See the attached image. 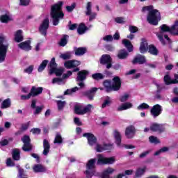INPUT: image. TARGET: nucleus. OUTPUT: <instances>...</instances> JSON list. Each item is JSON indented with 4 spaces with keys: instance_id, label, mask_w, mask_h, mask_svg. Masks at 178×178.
I'll return each instance as SVG.
<instances>
[{
    "instance_id": "obj_1",
    "label": "nucleus",
    "mask_w": 178,
    "mask_h": 178,
    "mask_svg": "<svg viewBox=\"0 0 178 178\" xmlns=\"http://www.w3.org/2000/svg\"><path fill=\"white\" fill-rule=\"evenodd\" d=\"M160 29L161 31L159 33H157L156 35L161 44H163V45L166 44L163 40V37L165 38L166 41L170 43V39L168 35L165 34V33L169 31L171 34H173V35H178V19L174 22V24L170 28L166 24H163L161 26H160Z\"/></svg>"
},
{
    "instance_id": "obj_2",
    "label": "nucleus",
    "mask_w": 178,
    "mask_h": 178,
    "mask_svg": "<svg viewBox=\"0 0 178 178\" xmlns=\"http://www.w3.org/2000/svg\"><path fill=\"white\" fill-rule=\"evenodd\" d=\"M142 12H148L147 22L149 24L157 26L161 21V13L156 9H154V6H148L143 7Z\"/></svg>"
},
{
    "instance_id": "obj_3",
    "label": "nucleus",
    "mask_w": 178,
    "mask_h": 178,
    "mask_svg": "<svg viewBox=\"0 0 178 178\" xmlns=\"http://www.w3.org/2000/svg\"><path fill=\"white\" fill-rule=\"evenodd\" d=\"M63 2L59 1L57 3L51 6V16L53 19L54 26H58L59 24V20L63 19V12H62V6Z\"/></svg>"
},
{
    "instance_id": "obj_4",
    "label": "nucleus",
    "mask_w": 178,
    "mask_h": 178,
    "mask_svg": "<svg viewBox=\"0 0 178 178\" xmlns=\"http://www.w3.org/2000/svg\"><path fill=\"white\" fill-rule=\"evenodd\" d=\"M122 83L120 79L118 76H115L113 79V83L110 81L106 80L104 82V87L106 92H111V91H118L120 90Z\"/></svg>"
},
{
    "instance_id": "obj_5",
    "label": "nucleus",
    "mask_w": 178,
    "mask_h": 178,
    "mask_svg": "<svg viewBox=\"0 0 178 178\" xmlns=\"http://www.w3.org/2000/svg\"><path fill=\"white\" fill-rule=\"evenodd\" d=\"M94 106L92 104H88L84 106L83 104H77L74 106V113L76 115H86V113H91Z\"/></svg>"
},
{
    "instance_id": "obj_6",
    "label": "nucleus",
    "mask_w": 178,
    "mask_h": 178,
    "mask_svg": "<svg viewBox=\"0 0 178 178\" xmlns=\"http://www.w3.org/2000/svg\"><path fill=\"white\" fill-rule=\"evenodd\" d=\"M64 72V69L63 67L58 68V65L55 62V58H52L49 66V74H56V76H62Z\"/></svg>"
},
{
    "instance_id": "obj_7",
    "label": "nucleus",
    "mask_w": 178,
    "mask_h": 178,
    "mask_svg": "<svg viewBox=\"0 0 178 178\" xmlns=\"http://www.w3.org/2000/svg\"><path fill=\"white\" fill-rule=\"evenodd\" d=\"M6 41V38L3 35H0V63L5 62L6 52H8V45L3 44Z\"/></svg>"
},
{
    "instance_id": "obj_8",
    "label": "nucleus",
    "mask_w": 178,
    "mask_h": 178,
    "mask_svg": "<svg viewBox=\"0 0 178 178\" xmlns=\"http://www.w3.org/2000/svg\"><path fill=\"white\" fill-rule=\"evenodd\" d=\"M97 162V159H90L86 164V177L91 178L94 175H95V163Z\"/></svg>"
},
{
    "instance_id": "obj_9",
    "label": "nucleus",
    "mask_w": 178,
    "mask_h": 178,
    "mask_svg": "<svg viewBox=\"0 0 178 178\" xmlns=\"http://www.w3.org/2000/svg\"><path fill=\"white\" fill-rule=\"evenodd\" d=\"M116 162V157H105L102 154L97 155V165H113V163Z\"/></svg>"
},
{
    "instance_id": "obj_10",
    "label": "nucleus",
    "mask_w": 178,
    "mask_h": 178,
    "mask_svg": "<svg viewBox=\"0 0 178 178\" xmlns=\"http://www.w3.org/2000/svg\"><path fill=\"white\" fill-rule=\"evenodd\" d=\"M100 63L105 65L106 69L112 67V57L109 54H104L100 58Z\"/></svg>"
},
{
    "instance_id": "obj_11",
    "label": "nucleus",
    "mask_w": 178,
    "mask_h": 178,
    "mask_svg": "<svg viewBox=\"0 0 178 178\" xmlns=\"http://www.w3.org/2000/svg\"><path fill=\"white\" fill-rule=\"evenodd\" d=\"M92 3L91 2H88L86 4V16H89V22H92L95 17H97V13H92Z\"/></svg>"
},
{
    "instance_id": "obj_12",
    "label": "nucleus",
    "mask_w": 178,
    "mask_h": 178,
    "mask_svg": "<svg viewBox=\"0 0 178 178\" xmlns=\"http://www.w3.org/2000/svg\"><path fill=\"white\" fill-rule=\"evenodd\" d=\"M162 106L159 104H156L153 106L150 110V114L153 118H158L161 113H162Z\"/></svg>"
},
{
    "instance_id": "obj_13",
    "label": "nucleus",
    "mask_w": 178,
    "mask_h": 178,
    "mask_svg": "<svg viewBox=\"0 0 178 178\" xmlns=\"http://www.w3.org/2000/svg\"><path fill=\"white\" fill-rule=\"evenodd\" d=\"M49 27V19L48 18H46L40 24V26L39 27L40 33L42 35H47V31L48 30V28Z\"/></svg>"
},
{
    "instance_id": "obj_14",
    "label": "nucleus",
    "mask_w": 178,
    "mask_h": 178,
    "mask_svg": "<svg viewBox=\"0 0 178 178\" xmlns=\"http://www.w3.org/2000/svg\"><path fill=\"white\" fill-rule=\"evenodd\" d=\"M72 72L71 71H68L67 72V74H64L63 75V79H60V78H54L53 79L51 83L52 84H65V80L64 79H67V77H69L70 76H72Z\"/></svg>"
},
{
    "instance_id": "obj_15",
    "label": "nucleus",
    "mask_w": 178,
    "mask_h": 178,
    "mask_svg": "<svg viewBox=\"0 0 178 178\" xmlns=\"http://www.w3.org/2000/svg\"><path fill=\"white\" fill-rule=\"evenodd\" d=\"M83 137H86L88 143L91 147L97 144V138L94 136V134L91 133H86L83 134Z\"/></svg>"
},
{
    "instance_id": "obj_16",
    "label": "nucleus",
    "mask_w": 178,
    "mask_h": 178,
    "mask_svg": "<svg viewBox=\"0 0 178 178\" xmlns=\"http://www.w3.org/2000/svg\"><path fill=\"white\" fill-rule=\"evenodd\" d=\"M22 140L24 143V146L22 147L23 151H31V145L30 144V136H24Z\"/></svg>"
},
{
    "instance_id": "obj_17",
    "label": "nucleus",
    "mask_w": 178,
    "mask_h": 178,
    "mask_svg": "<svg viewBox=\"0 0 178 178\" xmlns=\"http://www.w3.org/2000/svg\"><path fill=\"white\" fill-rule=\"evenodd\" d=\"M81 63L79 60H72L66 61L64 63V66L65 67H66V69H72V67H76V66H80Z\"/></svg>"
},
{
    "instance_id": "obj_18",
    "label": "nucleus",
    "mask_w": 178,
    "mask_h": 178,
    "mask_svg": "<svg viewBox=\"0 0 178 178\" xmlns=\"http://www.w3.org/2000/svg\"><path fill=\"white\" fill-rule=\"evenodd\" d=\"M136 134V128L133 126H129L126 128L125 136L127 138H133Z\"/></svg>"
},
{
    "instance_id": "obj_19",
    "label": "nucleus",
    "mask_w": 178,
    "mask_h": 178,
    "mask_svg": "<svg viewBox=\"0 0 178 178\" xmlns=\"http://www.w3.org/2000/svg\"><path fill=\"white\" fill-rule=\"evenodd\" d=\"M31 41L30 40H26L25 42H22L18 44L19 48L20 49H23V51H31Z\"/></svg>"
},
{
    "instance_id": "obj_20",
    "label": "nucleus",
    "mask_w": 178,
    "mask_h": 178,
    "mask_svg": "<svg viewBox=\"0 0 178 178\" xmlns=\"http://www.w3.org/2000/svg\"><path fill=\"white\" fill-rule=\"evenodd\" d=\"M113 137L115 140V144L121 147H122V134L118 130L113 131Z\"/></svg>"
},
{
    "instance_id": "obj_21",
    "label": "nucleus",
    "mask_w": 178,
    "mask_h": 178,
    "mask_svg": "<svg viewBox=\"0 0 178 178\" xmlns=\"http://www.w3.org/2000/svg\"><path fill=\"white\" fill-rule=\"evenodd\" d=\"M150 130L152 131H165V126L156 123H154L150 126Z\"/></svg>"
},
{
    "instance_id": "obj_22",
    "label": "nucleus",
    "mask_w": 178,
    "mask_h": 178,
    "mask_svg": "<svg viewBox=\"0 0 178 178\" xmlns=\"http://www.w3.org/2000/svg\"><path fill=\"white\" fill-rule=\"evenodd\" d=\"M164 83L167 86H169L170 84H177V80L172 79V77H170V75L169 74V73H167L164 76Z\"/></svg>"
},
{
    "instance_id": "obj_23",
    "label": "nucleus",
    "mask_w": 178,
    "mask_h": 178,
    "mask_svg": "<svg viewBox=\"0 0 178 178\" xmlns=\"http://www.w3.org/2000/svg\"><path fill=\"white\" fill-rule=\"evenodd\" d=\"M33 169L35 173H44V172H47V168L41 164L33 165Z\"/></svg>"
},
{
    "instance_id": "obj_24",
    "label": "nucleus",
    "mask_w": 178,
    "mask_h": 178,
    "mask_svg": "<svg viewBox=\"0 0 178 178\" xmlns=\"http://www.w3.org/2000/svg\"><path fill=\"white\" fill-rule=\"evenodd\" d=\"M88 74V71L83 70L78 72V76L76 77V81H83L87 79V75Z\"/></svg>"
},
{
    "instance_id": "obj_25",
    "label": "nucleus",
    "mask_w": 178,
    "mask_h": 178,
    "mask_svg": "<svg viewBox=\"0 0 178 178\" xmlns=\"http://www.w3.org/2000/svg\"><path fill=\"white\" fill-rule=\"evenodd\" d=\"M43 147H44V150H43V155H44L45 156H47V155H48V154H49V149H51V145H49V142H48V140H47V139H44L43 140Z\"/></svg>"
},
{
    "instance_id": "obj_26",
    "label": "nucleus",
    "mask_w": 178,
    "mask_h": 178,
    "mask_svg": "<svg viewBox=\"0 0 178 178\" xmlns=\"http://www.w3.org/2000/svg\"><path fill=\"white\" fill-rule=\"evenodd\" d=\"M99 147H101L99 145H97V147H96V151L97 152H102L104 151H111V149H113V145H104V147L102 148H99Z\"/></svg>"
},
{
    "instance_id": "obj_27",
    "label": "nucleus",
    "mask_w": 178,
    "mask_h": 178,
    "mask_svg": "<svg viewBox=\"0 0 178 178\" xmlns=\"http://www.w3.org/2000/svg\"><path fill=\"white\" fill-rule=\"evenodd\" d=\"M122 44L127 48V51L129 52H133V44H131V42L127 39L122 40Z\"/></svg>"
},
{
    "instance_id": "obj_28",
    "label": "nucleus",
    "mask_w": 178,
    "mask_h": 178,
    "mask_svg": "<svg viewBox=\"0 0 178 178\" xmlns=\"http://www.w3.org/2000/svg\"><path fill=\"white\" fill-rule=\"evenodd\" d=\"M23 40V31L22 30L17 31L15 34V41L16 42H22Z\"/></svg>"
},
{
    "instance_id": "obj_29",
    "label": "nucleus",
    "mask_w": 178,
    "mask_h": 178,
    "mask_svg": "<svg viewBox=\"0 0 178 178\" xmlns=\"http://www.w3.org/2000/svg\"><path fill=\"white\" fill-rule=\"evenodd\" d=\"M42 92V88H35L32 87L31 90V95L32 97H37V95H39V94H41Z\"/></svg>"
},
{
    "instance_id": "obj_30",
    "label": "nucleus",
    "mask_w": 178,
    "mask_h": 178,
    "mask_svg": "<svg viewBox=\"0 0 178 178\" xmlns=\"http://www.w3.org/2000/svg\"><path fill=\"white\" fill-rule=\"evenodd\" d=\"M133 63H139L143 65L145 63V57L141 55H138L133 60Z\"/></svg>"
},
{
    "instance_id": "obj_31",
    "label": "nucleus",
    "mask_w": 178,
    "mask_h": 178,
    "mask_svg": "<svg viewBox=\"0 0 178 178\" xmlns=\"http://www.w3.org/2000/svg\"><path fill=\"white\" fill-rule=\"evenodd\" d=\"M11 20H13V18H12V15H10V14L0 16V21L1 23H8V22H11Z\"/></svg>"
},
{
    "instance_id": "obj_32",
    "label": "nucleus",
    "mask_w": 178,
    "mask_h": 178,
    "mask_svg": "<svg viewBox=\"0 0 178 178\" xmlns=\"http://www.w3.org/2000/svg\"><path fill=\"white\" fill-rule=\"evenodd\" d=\"M130 108H133V104L130 102H126L123 104H122L121 106H120L118 108V111H126L127 109H130Z\"/></svg>"
},
{
    "instance_id": "obj_33",
    "label": "nucleus",
    "mask_w": 178,
    "mask_h": 178,
    "mask_svg": "<svg viewBox=\"0 0 178 178\" xmlns=\"http://www.w3.org/2000/svg\"><path fill=\"white\" fill-rule=\"evenodd\" d=\"M97 90V88H92L90 90L87 92L86 97H88V99H90V101H92L94 99V95H95Z\"/></svg>"
},
{
    "instance_id": "obj_34",
    "label": "nucleus",
    "mask_w": 178,
    "mask_h": 178,
    "mask_svg": "<svg viewBox=\"0 0 178 178\" xmlns=\"http://www.w3.org/2000/svg\"><path fill=\"white\" fill-rule=\"evenodd\" d=\"M129 56V53L126 49H121L118 51V59H126Z\"/></svg>"
},
{
    "instance_id": "obj_35",
    "label": "nucleus",
    "mask_w": 178,
    "mask_h": 178,
    "mask_svg": "<svg viewBox=\"0 0 178 178\" xmlns=\"http://www.w3.org/2000/svg\"><path fill=\"white\" fill-rule=\"evenodd\" d=\"M139 49L141 54H145V52L148 51V43L147 42V41H143L140 43Z\"/></svg>"
},
{
    "instance_id": "obj_36",
    "label": "nucleus",
    "mask_w": 178,
    "mask_h": 178,
    "mask_svg": "<svg viewBox=\"0 0 178 178\" xmlns=\"http://www.w3.org/2000/svg\"><path fill=\"white\" fill-rule=\"evenodd\" d=\"M147 170V167H143L138 168L135 174V177H141L145 173V171Z\"/></svg>"
},
{
    "instance_id": "obj_37",
    "label": "nucleus",
    "mask_w": 178,
    "mask_h": 178,
    "mask_svg": "<svg viewBox=\"0 0 178 178\" xmlns=\"http://www.w3.org/2000/svg\"><path fill=\"white\" fill-rule=\"evenodd\" d=\"M111 104H112V98L106 96L104 98V102L102 105V108L104 109V108H106V106H109V105H111Z\"/></svg>"
},
{
    "instance_id": "obj_38",
    "label": "nucleus",
    "mask_w": 178,
    "mask_h": 178,
    "mask_svg": "<svg viewBox=\"0 0 178 178\" xmlns=\"http://www.w3.org/2000/svg\"><path fill=\"white\" fill-rule=\"evenodd\" d=\"M86 31H87V27L86 26V25L84 24H79V26L77 29L78 34L81 35L82 34H84V33H86Z\"/></svg>"
},
{
    "instance_id": "obj_39",
    "label": "nucleus",
    "mask_w": 178,
    "mask_h": 178,
    "mask_svg": "<svg viewBox=\"0 0 178 178\" xmlns=\"http://www.w3.org/2000/svg\"><path fill=\"white\" fill-rule=\"evenodd\" d=\"M87 52V49L85 47H79L75 49V55L80 56L84 55Z\"/></svg>"
},
{
    "instance_id": "obj_40",
    "label": "nucleus",
    "mask_w": 178,
    "mask_h": 178,
    "mask_svg": "<svg viewBox=\"0 0 178 178\" xmlns=\"http://www.w3.org/2000/svg\"><path fill=\"white\" fill-rule=\"evenodd\" d=\"M13 158L14 161H19L20 159V150L19 149H14L13 150Z\"/></svg>"
},
{
    "instance_id": "obj_41",
    "label": "nucleus",
    "mask_w": 178,
    "mask_h": 178,
    "mask_svg": "<svg viewBox=\"0 0 178 178\" xmlns=\"http://www.w3.org/2000/svg\"><path fill=\"white\" fill-rule=\"evenodd\" d=\"M54 144H62L63 143V139L62 138V136L59 134L57 133L56 134V137L54 138Z\"/></svg>"
},
{
    "instance_id": "obj_42",
    "label": "nucleus",
    "mask_w": 178,
    "mask_h": 178,
    "mask_svg": "<svg viewBox=\"0 0 178 178\" xmlns=\"http://www.w3.org/2000/svg\"><path fill=\"white\" fill-rule=\"evenodd\" d=\"M10 107V99H5L1 104V109H6Z\"/></svg>"
},
{
    "instance_id": "obj_43",
    "label": "nucleus",
    "mask_w": 178,
    "mask_h": 178,
    "mask_svg": "<svg viewBox=\"0 0 178 178\" xmlns=\"http://www.w3.org/2000/svg\"><path fill=\"white\" fill-rule=\"evenodd\" d=\"M149 52L151 55H158V49L152 44L149 46Z\"/></svg>"
},
{
    "instance_id": "obj_44",
    "label": "nucleus",
    "mask_w": 178,
    "mask_h": 178,
    "mask_svg": "<svg viewBox=\"0 0 178 178\" xmlns=\"http://www.w3.org/2000/svg\"><path fill=\"white\" fill-rule=\"evenodd\" d=\"M48 60H44L42 63L40 65L38 70V72H42L45 67H47V65H48Z\"/></svg>"
},
{
    "instance_id": "obj_45",
    "label": "nucleus",
    "mask_w": 178,
    "mask_h": 178,
    "mask_svg": "<svg viewBox=\"0 0 178 178\" xmlns=\"http://www.w3.org/2000/svg\"><path fill=\"white\" fill-rule=\"evenodd\" d=\"M149 141L152 144H159V143H161V141L156 136H152L149 138Z\"/></svg>"
},
{
    "instance_id": "obj_46",
    "label": "nucleus",
    "mask_w": 178,
    "mask_h": 178,
    "mask_svg": "<svg viewBox=\"0 0 178 178\" xmlns=\"http://www.w3.org/2000/svg\"><path fill=\"white\" fill-rule=\"evenodd\" d=\"M92 78L94 80H102V79H104V75L101 73H96L92 75Z\"/></svg>"
},
{
    "instance_id": "obj_47",
    "label": "nucleus",
    "mask_w": 178,
    "mask_h": 178,
    "mask_svg": "<svg viewBox=\"0 0 178 178\" xmlns=\"http://www.w3.org/2000/svg\"><path fill=\"white\" fill-rule=\"evenodd\" d=\"M69 38V36L64 35L63 38L60 41L59 44L60 47H65L67 44V39Z\"/></svg>"
},
{
    "instance_id": "obj_48",
    "label": "nucleus",
    "mask_w": 178,
    "mask_h": 178,
    "mask_svg": "<svg viewBox=\"0 0 178 178\" xmlns=\"http://www.w3.org/2000/svg\"><path fill=\"white\" fill-rule=\"evenodd\" d=\"M60 58H61V59H64V60H66L70 59V58H72V54H70V52H67V53L61 54L60 56Z\"/></svg>"
},
{
    "instance_id": "obj_49",
    "label": "nucleus",
    "mask_w": 178,
    "mask_h": 178,
    "mask_svg": "<svg viewBox=\"0 0 178 178\" xmlns=\"http://www.w3.org/2000/svg\"><path fill=\"white\" fill-rule=\"evenodd\" d=\"M149 105L145 103H143L140 104L137 108L138 111H143V109H149Z\"/></svg>"
},
{
    "instance_id": "obj_50",
    "label": "nucleus",
    "mask_w": 178,
    "mask_h": 178,
    "mask_svg": "<svg viewBox=\"0 0 178 178\" xmlns=\"http://www.w3.org/2000/svg\"><path fill=\"white\" fill-rule=\"evenodd\" d=\"M57 102V105H58V108L59 109V111H62V109H63V108H65V105H66V102H62V101H56Z\"/></svg>"
},
{
    "instance_id": "obj_51",
    "label": "nucleus",
    "mask_w": 178,
    "mask_h": 178,
    "mask_svg": "<svg viewBox=\"0 0 178 178\" xmlns=\"http://www.w3.org/2000/svg\"><path fill=\"white\" fill-rule=\"evenodd\" d=\"M129 98H130V95L125 93L120 97V101H121V102H126V101H127Z\"/></svg>"
},
{
    "instance_id": "obj_52",
    "label": "nucleus",
    "mask_w": 178,
    "mask_h": 178,
    "mask_svg": "<svg viewBox=\"0 0 178 178\" xmlns=\"http://www.w3.org/2000/svg\"><path fill=\"white\" fill-rule=\"evenodd\" d=\"M42 109H44V106H36L35 107V111H34V115H38L41 113Z\"/></svg>"
},
{
    "instance_id": "obj_53",
    "label": "nucleus",
    "mask_w": 178,
    "mask_h": 178,
    "mask_svg": "<svg viewBox=\"0 0 178 178\" xmlns=\"http://www.w3.org/2000/svg\"><path fill=\"white\" fill-rule=\"evenodd\" d=\"M19 5L21 6H27L30 5V0H20Z\"/></svg>"
},
{
    "instance_id": "obj_54",
    "label": "nucleus",
    "mask_w": 178,
    "mask_h": 178,
    "mask_svg": "<svg viewBox=\"0 0 178 178\" xmlns=\"http://www.w3.org/2000/svg\"><path fill=\"white\" fill-rule=\"evenodd\" d=\"M33 69H34V66L33 65H30L26 69H25L24 70V73H27L28 74H31V73H32Z\"/></svg>"
},
{
    "instance_id": "obj_55",
    "label": "nucleus",
    "mask_w": 178,
    "mask_h": 178,
    "mask_svg": "<svg viewBox=\"0 0 178 178\" xmlns=\"http://www.w3.org/2000/svg\"><path fill=\"white\" fill-rule=\"evenodd\" d=\"M134 172V171H133V170H125L124 173L120 174V175H124V177H123V178H127L126 177V176H130L133 175Z\"/></svg>"
},
{
    "instance_id": "obj_56",
    "label": "nucleus",
    "mask_w": 178,
    "mask_h": 178,
    "mask_svg": "<svg viewBox=\"0 0 178 178\" xmlns=\"http://www.w3.org/2000/svg\"><path fill=\"white\" fill-rule=\"evenodd\" d=\"M31 132L33 134H41V129L39 128H33Z\"/></svg>"
},
{
    "instance_id": "obj_57",
    "label": "nucleus",
    "mask_w": 178,
    "mask_h": 178,
    "mask_svg": "<svg viewBox=\"0 0 178 178\" xmlns=\"http://www.w3.org/2000/svg\"><path fill=\"white\" fill-rule=\"evenodd\" d=\"M31 97H33V96L31 95V93H29V94L27 95H21V99H22V101H26V100H27V99H30L31 98Z\"/></svg>"
},
{
    "instance_id": "obj_58",
    "label": "nucleus",
    "mask_w": 178,
    "mask_h": 178,
    "mask_svg": "<svg viewBox=\"0 0 178 178\" xmlns=\"http://www.w3.org/2000/svg\"><path fill=\"white\" fill-rule=\"evenodd\" d=\"M6 165L7 166H15V163L13 162V161H12V159H8L6 161Z\"/></svg>"
},
{
    "instance_id": "obj_59",
    "label": "nucleus",
    "mask_w": 178,
    "mask_h": 178,
    "mask_svg": "<svg viewBox=\"0 0 178 178\" xmlns=\"http://www.w3.org/2000/svg\"><path fill=\"white\" fill-rule=\"evenodd\" d=\"M74 8H76V3H74L70 6H67L66 9L67 12H72Z\"/></svg>"
},
{
    "instance_id": "obj_60",
    "label": "nucleus",
    "mask_w": 178,
    "mask_h": 178,
    "mask_svg": "<svg viewBox=\"0 0 178 178\" xmlns=\"http://www.w3.org/2000/svg\"><path fill=\"white\" fill-rule=\"evenodd\" d=\"M104 41H113V37L111 35H106L103 38Z\"/></svg>"
},
{
    "instance_id": "obj_61",
    "label": "nucleus",
    "mask_w": 178,
    "mask_h": 178,
    "mask_svg": "<svg viewBox=\"0 0 178 178\" xmlns=\"http://www.w3.org/2000/svg\"><path fill=\"white\" fill-rule=\"evenodd\" d=\"M130 33H137L138 31V29L136 26H129Z\"/></svg>"
},
{
    "instance_id": "obj_62",
    "label": "nucleus",
    "mask_w": 178,
    "mask_h": 178,
    "mask_svg": "<svg viewBox=\"0 0 178 178\" xmlns=\"http://www.w3.org/2000/svg\"><path fill=\"white\" fill-rule=\"evenodd\" d=\"M149 152H151V151H149V150L144 152L140 154L139 157L140 158H145V156H147V155H148V154H149Z\"/></svg>"
},
{
    "instance_id": "obj_63",
    "label": "nucleus",
    "mask_w": 178,
    "mask_h": 178,
    "mask_svg": "<svg viewBox=\"0 0 178 178\" xmlns=\"http://www.w3.org/2000/svg\"><path fill=\"white\" fill-rule=\"evenodd\" d=\"M115 22H116V23L122 24L124 22V19L123 17H117L115 19Z\"/></svg>"
},
{
    "instance_id": "obj_64",
    "label": "nucleus",
    "mask_w": 178,
    "mask_h": 178,
    "mask_svg": "<svg viewBox=\"0 0 178 178\" xmlns=\"http://www.w3.org/2000/svg\"><path fill=\"white\" fill-rule=\"evenodd\" d=\"M8 144H9V141H8L6 139H4L0 142V145H1V147H5V145H8Z\"/></svg>"
}]
</instances>
